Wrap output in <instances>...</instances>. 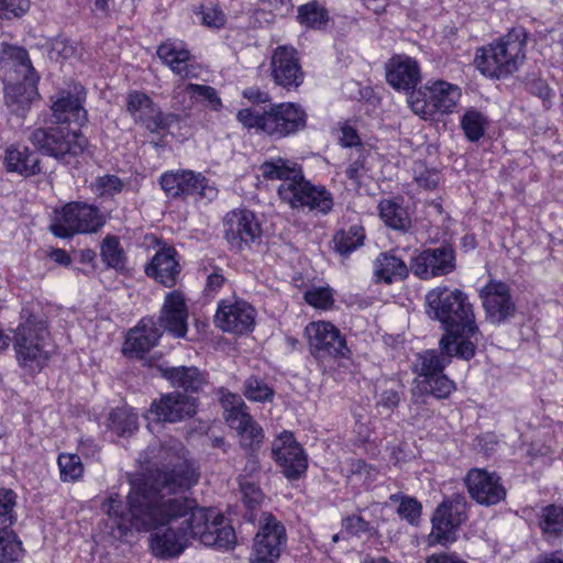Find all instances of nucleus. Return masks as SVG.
<instances>
[{"label":"nucleus","mask_w":563,"mask_h":563,"mask_svg":"<svg viewBox=\"0 0 563 563\" xmlns=\"http://www.w3.org/2000/svg\"><path fill=\"white\" fill-rule=\"evenodd\" d=\"M242 490V501L244 506L247 508L249 516L247 519L253 521L255 519V510L261 506L264 496L258 486L253 483H243L241 484Z\"/></svg>","instance_id":"3c124183"},{"label":"nucleus","mask_w":563,"mask_h":563,"mask_svg":"<svg viewBox=\"0 0 563 563\" xmlns=\"http://www.w3.org/2000/svg\"><path fill=\"white\" fill-rule=\"evenodd\" d=\"M188 96L190 99L194 98H202L208 101L209 107L212 110H220L222 107L221 99L219 98L217 90L211 86L198 85V84H187L183 88L177 86L175 89L174 98L178 99L179 97Z\"/></svg>","instance_id":"ea45409f"},{"label":"nucleus","mask_w":563,"mask_h":563,"mask_svg":"<svg viewBox=\"0 0 563 563\" xmlns=\"http://www.w3.org/2000/svg\"><path fill=\"white\" fill-rule=\"evenodd\" d=\"M106 224V218L100 209L86 202H69L56 210L51 232L57 238H70L75 234L98 232Z\"/></svg>","instance_id":"6e6552de"},{"label":"nucleus","mask_w":563,"mask_h":563,"mask_svg":"<svg viewBox=\"0 0 563 563\" xmlns=\"http://www.w3.org/2000/svg\"><path fill=\"white\" fill-rule=\"evenodd\" d=\"M346 473L350 479H356L363 484L369 485L376 479L378 470L363 460L355 459L349 461Z\"/></svg>","instance_id":"09e8293b"},{"label":"nucleus","mask_w":563,"mask_h":563,"mask_svg":"<svg viewBox=\"0 0 563 563\" xmlns=\"http://www.w3.org/2000/svg\"><path fill=\"white\" fill-rule=\"evenodd\" d=\"M487 124V118L475 109H468L461 118V128L471 142H477L484 136Z\"/></svg>","instance_id":"79ce46f5"},{"label":"nucleus","mask_w":563,"mask_h":563,"mask_svg":"<svg viewBox=\"0 0 563 563\" xmlns=\"http://www.w3.org/2000/svg\"><path fill=\"white\" fill-rule=\"evenodd\" d=\"M0 67L11 82L34 85L36 80L29 54L23 47L2 44Z\"/></svg>","instance_id":"bb28decb"},{"label":"nucleus","mask_w":563,"mask_h":563,"mask_svg":"<svg viewBox=\"0 0 563 563\" xmlns=\"http://www.w3.org/2000/svg\"><path fill=\"white\" fill-rule=\"evenodd\" d=\"M188 306L183 292L174 290L165 296L157 327L175 338H185L188 330Z\"/></svg>","instance_id":"b1692460"},{"label":"nucleus","mask_w":563,"mask_h":563,"mask_svg":"<svg viewBox=\"0 0 563 563\" xmlns=\"http://www.w3.org/2000/svg\"><path fill=\"white\" fill-rule=\"evenodd\" d=\"M476 346L475 342L468 340H460L452 343L450 351H446L439 341V351L427 350L419 353L413 362V372L422 379L430 378L438 374L443 373L444 368L449 366L453 357L464 361H470L475 356Z\"/></svg>","instance_id":"4468645a"},{"label":"nucleus","mask_w":563,"mask_h":563,"mask_svg":"<svg viewBox=\"0 0 563 563\" xmlns=\"http://www.w3.org/2000/svg\"><path fill=\"white\" fill-rule=\"evenodd\" d=\"M224 235L232 249L241 251L261 240L262 228L252 211L233 210L225 216Z\"/></svg>","instance_id":"f3484780"},{"label":"nucleus","mask_w":563,"mask_h":563,"mask_svg":"<svg viewBox=\"0 0 563 563\" xmlns=\"http://www.w3.org/2000/svg\"><path fill=\"white\" fill-rule=\"evenodd\" d=\"M162 331L152 318H143L134 329L128 333L123 352L131 356L142 357L155 346Z\"/></svg>","instance_id":"c756f323"},{"label":"nucleus","mask_w":563,"mask_h":563,"mask_svg":"<svg viewBox=\"0 0 563 563\" xmlns=\"http://www.w3.org/2000/svg\"><path fill=\"white\" fill-rule=\"evenodd\" d=\"M391 503L398 504L397 515L411 526H418L422 514L421 503L411 496L400 493L389 496Z\"/></svg>","instance_id":"a19ab883"},{"label":"nucleus","mask_w":563,"mask_h":563,"mask_svg":"<svg viewBox=\"0 0 563 563\" xmlns=\"http://www.w3.org/2000/svg\"><path fill=\"white\" fill-rule=\"evenodd\" d=\"M108 428L119 437H130L139 429L137 415L131 408H117L109 415Z\"/></svg>","instance_id":"c9c22d12"},{"label":"nucleus","mask_w":563,"mask_h":563,"mask_svg":"<svg viewBox=\"0 0 563 563\" xmlns=\"http://www.w3.org/2000/svg\"><path fill=\"white\" fill-rule=\"evenodd\" d=\"M387 82L398 91L416 92L421 81V69L418 62L407 55H395L385 65Z\"/></svg>","instance_id":"cd10ccee"},{"label":"nucleus","mask_w":563,"mask_h":563,"mask_svg":"<svg viewBox=\"0 0 563 563\" xmlns=\"http://www.w3.org/2000/svg\"><path fill=\"white\" fill-rule=\"evenodd\" d=\"M12 345L19 367L32 376L47 366L54 347L46 322L35 317L16 327Z\"/></svg>","instance_id":"20e7f679"},{"label":"nucleus","mask_w":563,"mask_h":563,"mask_svg":"<svg viewBox=\"0 0 563 563\" xmlns=\"http://www.w3.org/2000/svg\"><path fill=\"white\" fill-rule=\"evenodd\" d=\"M402 391V386L400 384H396L393 387L385 388L378 397L377 407L383 408L387 411H393L398 407L400 402V394Z\"/></svg>","instance_id":"4d7b16f0"},{"label":"nucleus","mask_w":563,"mask_h":563,"mask_svg":"<svg viewBox=\"0 0 563 563\" xmlns=\"http://www.w3.org/2000/svg\"><path fill=\"white\" fill-rule=\"evenodd\" d=\"M57 463L63 482H76L81 477L84 466L77 454L62 453L58 455Z\"/></svg>","instance_id":"49530a36"},{"label":"nucleus","mask_w":563,"mask_h":563,"mask_svg":"<svg viewBox=\"0 0 563 563\" xmlns=\"http://www.w3.org/2000/svg\"><path fill=\"white\" fill-rule=\"evenodd\" d=\"M4 164L8 172L23 176H33L41 170L37 154L21 144L11 145L7 148Z\"/></svg>","instance_id":"473e14b6"},{"label":"nucleus","mask_w":563,"mask_h":563,"mask_svg":"<svg viewBox=\"0 0 563 563\" xmlns=\"http://www.w3.org/2000/svg\"><path fill=\"white\" fill-rule=\"evenodd\" d=\"M223 283V275L220 273V271H214L207 278L206 291L208 294H214L222 287Z\"/></svg>","instance_id":"0e129e2a"},{"label":"nucleus","mask_w":563,"mask_h":563,"mask_svg":"<svg viewBox=\"0 0 563 563\" xmlns=\"http://www.w3.org/2000/svg\"><path fill=\"white\" fill-rule=\"evenodd\" d=\"M426 563H466L459 555L454 553H440L432 554L426 561Z\"/></svg>","instance_id":"69168bd1"},{"label":"nucleus","mask_w":563,"mask_h":563,"mask_svg":"<svg viewBox=\"0 0 563 563\" xmlns=\"http://www.w3.org/2000/svg\"><path fill=\"white\" fill-rule=\"evenodd\" d=\"M102 262L110 268L123 271L126 266V256L119 239L114 235H107L100 246Z\"/></svg>","instance_id":"4c0bfd02"},{"label":"nucleus","mask_w":563,"mask_h":563,"mask_svg":"<svg viewBox=\"0 0 563 563\" xmlns=\"http://www.w3.org/2000/svg\"><path fill=\"white\" fill-rule=\"evenodd\" d=\"M306 301L316 308L328 309L333 305V295L329 288H314L305 294Z\"/></svg>","instance_id":"5fc2aeb1"},{"label":"nucleus","mask_w":563,"mask_h":563,"mask_svg":"<svg viewBox=\"0 0 563 563\" xmlns=\"http://www.w3.org/2000/svg\"><path fill=\"white\" fill-rule=\"evenodd\" d=\"M461 88L445 80H429L409 98L415 114L432 120L437 114L452 113L461 98Z\"/></svg>","instance_id":"423d86ee"},{"label":"nucleus","mask_w":563,"mask_h":563,"mask_svg":"<svg viewBox=\"0 0 563 563\" xmlns=\"http://www.w3.org/2000/svg\"><path fill=\"white\" fill-rule=\"evenodd\" d=\"M298 20L301 24L318 27L327 20L325 10L316 2H309L299 7Z\"/></svg>","instance_id":"8fccbe9b"},{"label":"nucleus","mask_w":563,"mask_h":563,"mask_svg":"<svg viewBox=\"0 0 563 563\" xmlns=\"http://www.w3.org/2000/svg\"><path fill=\"white\" fill-rule=\"evenodd\" d=\"M125 107L133 122L150 133L165 131L180 119L178 114L163 112L150 96L139 90L128 92Z\"/></svg>","instance_id":"ddd939ff"},{"label":"nucleus","mask_w":563,"mask_h":563,"mask_svg":"<svg viewBox=\"0 0 563 563\" xmlns=\"http://www.w3.org/2000/svg\"><path fill=\"white\" fill-rule=\"evenodd\" d=\"M343 527L349 533L357 537L372 530L369 523L363 517L357 515L345 518L343 520Z\"/></svg>","instance_id":"052dcab7"},{"label":"nucleus","mask_w":563,"mask_h":563,"mask_svg":"<svg viewBox=\"0 0 563 563\" xmlns=\"http://www.w3.org/2000/svg\"><path fill=\"white\" fill-rule=\"evenodd\" d=\"M286 192V202L291 209H307L318 213H329L334 205L332 194L321 185H313L305 177L295 191Z\"/></svg>","instance_id":"4be33fe9"},{"label":"nucleus","mask_w":563,"mask_h":563,"mask_svg":"<svg viewBox=\"0 0 563 563\" xmlns=\"http://www.w3.org/2000/svg\"><path fill=\"white\" fill-rule=\"evenodd\" d=\"M420 385L423 391L437 399H446L455 389V383L443 373L421 379Z\"/></svg>","instance_id":"c03bdc74"},{"label":"nucleus","mask_w":563,"mask_h":563,"mask_svg":"<svg viewBox=\"0 0 563 563\" xmlns=\"http://www.w3.org/2000/svg\"><path fill=\"white\" fill-rule=\"evenodd\" d=\"M29 9V0H0V18L3 19L21 16Z\"/></svg>","instance_id":"13d9d810"},{"label":"nucleus","mask_w":563,"mask_h":563,"mask_svg":"<svg viewBox=\"0 0 563 563\" xmlns=\"http://www.w3.org/2000/svg\"><path fill=\"white\" fill-rule=\"evenodd\" d=\"M238 121L245 128L263 131L275 139H283L303 130L307 113L301 106L294 102L273 104L267 111L242 109L236 114Z\"/></svg>","instance_id":"39448f33"},{"label":"nucleus","mask_w":563,"mask_h":563,"mask_svg":"<svg viewBox=\"0 0 563 563\" xmlns=\"http://www.w3.org/2000/svg\"><path fill=\"white\" fill-rule=\"evenodd\" d=\"M221 405L227 423L239 434L241 446L252 451L257 449L263 442L264 431L247 411L243 399L236 394L222 391Z\"/></svg>","instance_id":"9b49d317"},{"label":"nucleus","mask_w":563,"mask_h":563,"mask_svg":"<svg viewBox=\"0 0 563 563\" xmlns=\"http://www.w3.org/2000/svg\"><path fill=\"white\" fill-rule=\"evenodd\" d=\"M159 184L170 199L186 200L194 196L201 200L212 201L218 197V188L203 174L190 169L165 172L159 177Z\"/></svg>","instance_id":"9d476101"},{"label":"nucleus","mask_w":563,"mask_h":563,"mask_svg":"<svg viewBox=\"0 0 563 563\" xmlns=\"http://www.w3.org/2000/svg\"><path fill=\"white\" fill-rule=\"evenodd\" d=\"M254 308L243 300H223L216 313V323L227 332L243 334L253 329Z\"/></svg>","instance_id":"393cba45"},{"label":"nucleus","mask_w":563,"mask_h":563,"mask_svg":"<svg viewBox=\"0 0 563 563\" xmlns=\"http://www.w3.org/2000/svg\"><path fill=\"white\" fill-rule=\"evenodd\" d=\"M201 21L206 26L220 29L225 23V15L218 7H201L199 12Z\"/></svg>","instance_id":"bf43d9fd"},{"label":"nucleus","mask_w":563,"mask_h":563,"mask_svg":"<svg viewBox=\"0 0 563 563\" xmlns=\"http://www.w3.org/2000/svg\"><path fill=\"white\" fill-rule=\"evenodd\" d=\"M287 543L285 526L271 512H263L254 537L250 563H276Z\"/></svg>","instance_id":"f8f14e48"},{"label":"nucleus","mask_w":563,"mask_h":563,"mask_svg":"<svg viewBox=\"0 0 563 563\" xmlns=\"http://www.w3.org/2000/svg\"><path fill=\"white\" fill-rule=\"evenodd\" d=\"M341 133H342V135H341L340 142L343 146L352 147V146L360 144V136H358L357 132L352 126H349V125L343 126L341 130Z\"/></svg>","instance_id":"680f3d73"},{"label":"nucleus","mask_w":563,"mask_h":563,"mask_svg":"<svg viewBox=\"0 0 563 563\" xmlns=\"http://www.w3.org/2000/svg\"><path fill=\"white\" fill-rule=\"evenodd\" d=\"M303 177L302 167L298 163L287 159V169H285L282 173L280 178H278L282 183L277 192L282 201L286 202L285 191H295Z\"/></svg>","instance_id":"a18cd8bd"},{"label":"nucleus","mask_w":563,"mask_h":563,"mask_svg":"<svg viewBox=\"0 0 563 563\" xmlns=\"http://www.w3.org/2000/svg\"><path fill=\"white\" fill-rule=\"evenodd\" d=\"M79 451L82 455L95 456L99 452V446L90 438L81 439L79 442Z\"/></svg>","instance_id":"774afa93"},{"label":"nucleus","mask_w":563,"mask_h":563,"mask_svg":"<svg viewBox=\"0 0 563 563\" xmlns=\"http://www.w3.org/2000/svg\"><path fill=\"white\" fill-rule=\"evenodd\" d=\"M157 371L173 387L181 388L189 393L202 390L208 383L207 375L195 366L167 367L159 365Z\"/></svg>","instance_id":"2f4dec72"},{"label":"nucleus","mask_w":563,"mask_h":563,"mask_svg":"<svg viewBox=\"0 0 563 563\" xmlns=\"http://www.w3.org/2000/svg\"><path fill=\"white\" fill-rule=\"evenodd\" d=\"M258 169L265 180H278L282 173L287 169V158H271L262 163Z\"/></svg>","instance_id":"6e6d98bb"},{"label":"nucleus","mask_w":563,"mask_h":563,"mask_svg":"<svg viewBox=\"0 0 563 563\" xmlns=\"http://www.w3.org/2000/svg\"><path fill=\"white\" fill-rule=\"evenodd\" d=\"M181 451L180 443L161 446L154 464L162 468L131 482L125 505L119 494L111 493L101 504L102 511L121 534L154 530L151 549L159 559L178 556L190 539L218 550L232 549L235 532L223 525L224 517L184 496L198 482V474L180 455Z\"/></svg>","instance_id":"f257e3e1"},{"label":"nucleus","mask_w":563,"mask_h":563,"mask_svg":"<svg viewBox=\"0 0 563 563\" xmlns=\"http://www.w3.org/2000/svg\"><path fill=\"white\" fill-rule=\"evenodd\" d=\"M364 170V164L361 159L352 162L345 170L349 179L358 181Z\"/></svg>","instance_id":"338daca9"},{"label":"nucleus","mask_w":563,"mask_h":563,"mask_svg":"<svg viewBox=\"0 0 563 563\" xmlns=\"http://www.w3.org/2000/svg\"><path fill=\"white\" fill-rule=\"evenodd\" d=\"M379 217L393 230L406 232L411 225L408 211L394 199H383L378 205Z\"/></svg>","instance_id":"f704fd0d"},{"label":"nucleus","mask_w":563,"mask_h":563,"mask_svg":"<svg viewBox=\"0 0 563 563\" xmlns=\"http://www.w3.org/2000/svg\"><path fill=\"white\" fill-rule=\"evenodd\" d=\"M539 527L548 540L556 539L563 533V505H549L541 509Z\"/></svg>","instance_id":"e433bc0d"},{"label":"nucleus","mask_w":563,"mask_h":563,"mask_svg":"<svg viewBox=\"0 0 563 563\" xmlns=\"http://www.w3.org/2000/svg\"><path fill=\"white\" fill-rule=\"evenodd\" d=\"M305 334L310 353L317 358L342 357L349 352L344 336L330 322H310L305 329Z\"/></svg>","instance_id":"dca6fc26"},{"label":"nucleus","mask_w":563,"mask_h":563,"mask_svg":"<svg viewBox=\"0 0 563 563\" xmlns=\"http://www.w3.org/2000/svg\"><path fill=\"white\" fill-rule=\"evenodd\" d=\"M271 75L277 86L297 89L305 78L298 52L290 46L276 47L271 59Z\"/></svg>","instance_id":"412c9836"},{"label":"nucleus","mask_w":563,"mask_h":563,"mask_svg":"<svg viewBox=\"0 0 563 563\" xmlns=\"http://www.w3.org/2000/svg\"><path fill=\"white\" fill-rule=\"evenodd\" d=\"M30 141L44 154L65 163L82 154L88 145L78 128L65 124L38 128L32 132Z\"/></svg>","instance_id":"0eeeda50"},{"label":"nucleus","mask_w":563,"mask_h":563,"mask_svg":"<svg viewBox=\"0 0 563 563\" xmlns=\"http://www.w3.org/2000/svg\"><path fill=\"white\" fill-rule=\"evenodd\" d=\"M406 263L393 252L380 253L374 261V277L378 283L393 284L407 278Z\"/></svg>","instance_id":"72a5a7b5"},{"label":"nucleus","mask_w":563,"mask_h":563,"mask_svg":"<svg viewBox=\"0 0 563 563\" xmlns=\"http://www.w3.org/2000/svg\"><path fill=\"white\" fill-rule=\"evenodd\" d=\"M157 56L181 79L198 78L201 66L180 42L167 41L157 48Z\"/></svg>","instance_id":"c85d7f7f"},{"label":"nucleus","mask_w":563,"mask_h":563,"mask_svg":"<svg viewBox=\"0 0 563 563\" xmlns=\"http://www.w3.org/2000/svg\"><path fill=\"white\" fill-rule=\"evenodd\" d=\"M467 520V500L463 494H453L435 509L428 536L429 545H448L456 541L459 528Z\"/></svg>","instance_id":"1a4fd4ad"},{"label":"nucleus","mask_w":563,"mask_h":563,"mask_svg":"<svg viewBox=\"0 0 563 563\" xmlns=\"http://www.w3.org/2000/svg\"><path fill=\"white\" fill-rule=\"evenodd\" d=\"M272 454L288 479H298L307 470V456L289 431L282 432L275 439Z\"/></svg>","instance_id":"6ab92c4d"},{"label":"nucleus","mask_w":563,"mask_h":563,"mask_svg":"<svg viewBox=\"0 0 563 563\" xmlns=\"http://www.w3.org/2000/svg\"><path fill=\"white\" fill-rule=\"evenodd\" d=\"M454 269L455 254L450 246L423 250L411 261L413 275L424 280L448 275Z\"/></svg>","instance_id":"aec40b11"},{"label":"nucleus","mask_w":563,"mask_h":563,"mask_svg":"<svg viewBox=\"0 0 563 563\" xmlns=\"http://www.w3.org/2000/svg\"><path fill=\"white\" fill-rule=\"evenodd\" d=\"M15 506V494L11 489H0V525L11 526L14 521L13 508Z\"/></svg>","instance_id":"603ef678"},{"label":"nucleus","mask_w":563,"mask_h":563,"mask_svg":"<svg viewBox=\"0 0 563 563\" xmlns=\"http://www.w3.org/2000/svg\"><path fill=\"white\" fill-rule=\"evenodd\" d=\"M470 496L479 505L494 506L505 500L507 490L495 472L472 468L465 476Z\"/></svg>","instance_id":"a211bd4d"},{"label":"nucleus","mask_w":563,"mask_h":563,"mask_svg":"<svg viewBox=\"0 0 563 563\" xmlns=\"http://www.w3.org/2000/svg\"><path fill=\"white\" fill-rule=\"evenodd\" d=\"M244 396L251 401H272L274 390L263 379L251 376L244 382Z\"/></svg>","instance_id":"de8ad7c7"},{"label":"nucleus","mask_w":563,"mask_h":563,"mask_svg":"<svg viewBox=\"0 0 563 563\" xmlns=\"http://www.w3.org/2000/svg\"><path fill=\"white\" fill-rule=\"evenodd\" d=\"M482 307L487 322L500 325L516 316L517 306L510 287L500 280L492 279L479 290Z\"/></svg>","instance_id":"2eb2a0df"},{"label":"nucleus","mask_w":563,"mask_h":563,"mask_svg":"<svg viewBox=\"0 0 563 563\" xmlns=\"http://www.w3.org/2000/svg\"><path fill=\"white\" fill-rule=\"evenodd\" d=\"M95 188L100 196H114L122 191L123 183L118 176L104 175L96 179Z\"/></svg>","instance_id":"864d4df0"},{"label":"nucleus","mask_w":563,"mask_h":563,"mask_svg":"<svg viewBox=\"0 0 563 563\" xmlns=\"http://www.w3.org/2000/svg\"><path fill=\"white\" fill-rule=\"evenodd\" d=\"M146 275L155 278L166 287H173L180 274L177 252L174 247H165L156 252L145 268Z\"/></svg>","instance_id":"7c9ffc66"},{"label":"nucleus","mask_w":563,"mask_h":563,"mask_svg":"<svg viewBox=\"0 0 563 563\" xmlns=\"http://www.w3.org/2000/svg\"><path fill=\"white\" fill-rule=\"evenodd\" d=\"M86 91L81 85H74L69 90H62L54 101L52 111L59 124H76L79 129L87 120V112L82 107Z\"/></svg>","instance_id":"a878e982"},{"label":"nucleus","mask_w":563,"mask_h":563,"mask_svg":"<svg viewBox=\"0 0 563 563\" xmlns=\"http://www.w3.org/2000/svg\"><path fill=\"white\" fill-rule=\"evenodd\" d=\"M426 314L439 321L445 333L441 345L450 351L452 343L460 340L478 342L482 336L476 323L473 303L461 289L438 286L429 290L424 300Z\"/></svg>","instance_id":"f03ea898"},{"label":"nucleus","mask_w":563,"mask_h":563,"mask_svg":"<svg viewBox=\"0 0 563 563\" xmlns=\"http://www.w3.org/2000/svg\"><path fill=\"white\" fill-rule=\"evenodd\" d=\"M23 555L21 541L12 530H0V563H16Z\"/></svg>","instance_id":"37998d69"},{"label":"nucleus","mask_w":563,"mask_h":563,"mask_svg":"<svg viewBox=\"0 0 563 563\" xmlns=\"http://www.w3.org/2000/svg\"><path fill=\"white\" fill-rule=\"evenodd\" d=\"M197 400L179 391L162 395L152 401L150 413L158 421L178 422L196 413Z\"/></svg>","instance_id":"5701e85b"},{"label":"nucleus","mask_w":563,"mask_h":563,"mask_svg":"<svg viewBox=\"0 0 563 563\" xmlns=\"http://www.w3.org/2000/svg\"><path fill=\"white\" fill-rule=\"evenodd\" d=\"M528 32L522 26L511 29L499 40L479 48L474 63L489 78H506L516 73L526 59Z\"/></svg>","instance_id":"7ed1b4c3"},{"label":"nucleus","mask_w":563,"mask_h":563,"mask_svg":"<svg viewBox=\"0 0 563 563\" xmlns=\"http://www.w3.org/2000/svg\"><path fill=\"white\" fill-rule=\"evenodd\" d=\"M243 97L254 103H266L269 101V95L255 87H250L243 91Z\"/></svg>","instance_id":"e2e57ef3"},{"label":"nucleus","mask_w":563,"mask_h":563,"mask_svg":"<svg viewBox=\"0 0 563 563\" xmlns=\"http://www.w3.org/2000/svg\"><path fill=\"white\" fill-rule=\"evenodd\" d=\"M365 239L364 228L351 225L347 230H340L333 236L334 249L342 255L350 254L363 245Z\"/></svg>","instance_id":"58836bf2"}]
</instances>
